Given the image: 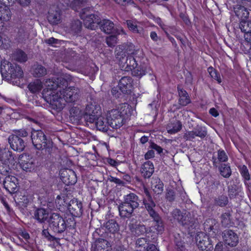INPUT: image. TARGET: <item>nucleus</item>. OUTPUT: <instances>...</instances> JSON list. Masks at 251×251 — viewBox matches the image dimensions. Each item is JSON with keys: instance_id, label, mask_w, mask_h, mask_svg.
<instances>
[{"instance_id": "7c9ffc66", "label": "nucleus", "mask_w": 251, "mask_h": 251, "mask_svg": "<svg viewBox=\"0 0 251 251\" xmlns=\"http://www.w3.org/2000/svg\"><path fill=\"white\" fill-rule=\"evenodd\" d=\"M151 188L155 193L161 194L163 191V184L159 178H153L151 181Z\"/></svg>"}, {"instance_id": "0e129e2a", "label": "nucleus", "mask_w": 251, "mask_h": 251, "mask_svg": "<svg viewBox=\"0 0 251 251\" xmlns=\"http://www.w3.org/2000/svg\"><path fill=\"white\" fill-rule=\"evenodd\" d=\"M145 251H159L156 246L153 244L149 245Z\"/></svg>"}, {"instance_id": "f704fd0d", "label": "nucleus", "mask_w": 251, "mask_h": 251, "mask_svg": "<svg viewBox=\"0 0 251 251\" xmlns=\"http://www.w3.org/2000/svg\"><path fill=\"white\" fill-rule=\"evenodd\" d=\"M125 64H126L125 69L127 70H132L133 69H135L137 66V63L135 58L134 56L131 55L128 56L126 58Z\"/></svg>"}, {"instance_id": "052dcab7", "label": "nucleus", "mask_w": 251, "mask_h": 251, "mask_svg": "<svg viewBox=\"0 0 251 251\" xmlns=\"http://www.w3.org/2000/svg\"><path fill=\"white\" fill-rule=\"evenodd\" d=\"M18 3L23 7H26L29 5L30 0H16Z\"/></svg>"}, {"instance_id": "cd10ccee", "label": "nucleus", "mask_w": 251, "mask_h": 251, "mask_svg": "<svg viewBox=\"0 0 251 251\" xmlns=\"http://www.w3.org/2000/svg\"><path fill=\"white\" fill-rule=\"evenodd\" d=\"M143 202L145 206V207L148 210V213L151 217H152L153 216L158 214L154 210V208L155 206V204L154 203V201H152L151 198L150 199H144Z\"/></svg>"}, {"instance_id": "1a4fd4ad", "label": "nucleus", "mask_w": 251, "mask_h": 251, "mask_svg": "<svg viewBox=\"0 0 251 251\" xmlns=\"http://www.w3.org/2000/svg\"><path fill=\"white\" fill-rule=\"evenodd\" d=\"M19 162L21 167L26 172H32L35 170L37 166L35 158L27 154H23L20 156Z\"/></svg>"}, {"instance_id": "4c0bfd02", "label": "nucleus", "mask_w": 251, "mask_h": 251, "mask_svg": "<svg viewBox=\"0 0 251 251\" xmlns=\"http://www.w3.org/2000/svg\"><path fill=\"white\" fill-rule=\"evenodd\" d=\"M148 245L147 239L144 238H139L136 242V247L139 251H145Z\"/></svg>"}, {"instance_id": "8fccbe9b", "label": "nucleus", "mask_w": 251, "mask_h": 251, "mask_svg": "<svg viewBox=\"0 0 251 251\" xmlns=\"http://www.w3.org/2000/svg\"><path fill=\"white\" fill-rule=\"evenodd\" d=\"M55 203L56 207L58 209H61L63 206H65L66 204L64 197L58 195L55 200Z\"/></svg>"}, {"instance_id": "864d4df0", "label": "nucleus", "mask_w": 251, "mask_h": 251, "mask_svg": "<svg viewBox=\"0 0 251 251\" xmlns=\"http://www.w3.org/2000/svg\"><path fill=\"white\" fill-rule=\"evenodd\" d=\"M218 158L221 162H226L227 160L228 157L224 151L219 150L218 152Z\"/></svg>"}, {"instance_id": "393cba45", "label": "nucleus", "mask_w": 251, "mask_h": 251, "mask_svg": "<svg viewBox=\"0 0 251 251\" xmlns=\"http://www.w3.org/2000/svg\"><path fill=\"white\" fill-rule=\"evenodd\" d=\"M154 172V166L153 163L150 161H147L144 163L142 167L141 173L145 177H150Z\"/></svg>"}, {"instance_id": "39448f33", "label": "nucleus", "mask_w": 251, "mask_h": 251, "mask_svg": "<svg viewBox=\"0 0 251 251\" xmlns=\"http://www.w3.org/2000/svg\"><path fill=\"white\" fill-rule=\"evenodd\" d=\"M31 138L33 145L37 150L50 149L52 147V141L48 140L41 130L33 129Z\"/></svg>"}, {"instance_id": "338daca9", "label": "nucleus", "mask_w": 251, "mask_h": 251, "mask_svg": "<svg viewBox=\"0 0 251 251\" xmlns=\"http://www.w3.org/2000/svg\"><path fill=\"white\" fill-rule=\"evenodd\" d=\"M150 37L151 39L154 41H156L158 40V36L156 33L154 31H152L151 32Z\"/></svg>"}, {"instance_id": "4be33fe9", "label": "nucleus", "mask_w": 251, "mask_h": 251, "mask_svg": "<svg viewBox=\"0 0 251 251\" xmlns=\"http://www.w3.org/2000/svg\"><path fill=\"white\" fill-rule=\"evenodd\" d=\"M127 26L132 32L144 35V30L143 27L138 26L139 22L135 20H129L126 21Z\"/></svg>"}, {"instance_id": "de8ad7c7", "label": "nucleus", "mask_w": 251, "mask_h": 251, "mask_svg": "<svg viewBox=\"0 0 251 251\" xmlns=\"http://www.w3.org/2000/svg\"><path fill=\"white\" fill-rule=\"evenodd\" d=\"M194 130L196 136L200 138H203L205 137L207 134V132L204 127L198 126Z\"/></svg>"}, {"instance_id": "c9c22d12", "label": "nucleus", "mask_w": 251, "mask_h": 251, "mask_svg": "<svg viewBox=\"0 0 251 251\" xmlns=\"http://www.w3.org/2000/svg\"><path fill=\"white\" fill-rule=\"evenodd\" d=\"M105 226L107 231L113 233L117 232L119 229L118 225L114 220L107 222Z\"/></svg>"}, {"instance_id": "b1692460", "label": "nucleus", "mask_w": 251, "mask_h": 251, "mask_svg": "<svg viewBox=\"0 0 251 251\" xmlns=\"http://www.w3.org/2000/svg\"><path fill=\"white\" fill-rule=\"evenodd\" d=\"M138 197L134 193H130L124 197V202L136 208L139 206Z\"/></svg>"}, {"instance_id": "473e14b6", "label": "nucleus", "mask_w": 251, "mask_h": 251, "mask_svg": "<svg viewBox=\"0 0 251 251\" xmlns=\"http://www.w3.org/2000/svg\"><path fill=\"white\" fill-rule=\"evenodd\" d=\"M95 121L96 126L100 130H105L107 129V127L109 125L108 124V120L106 119H105L104 117L98 116Z\"/></svg>"}, {"instance_id": "79ce46f5", "label": "nucleus", "mask_w": 251, "mask_h": 251, "mask_svg": "<svg viewBox=\"0 0 251 251\" xmlns=\"http://www.w3.org/2000/svg\"><path fill=\"white\" fill-rule=\"evenodd\" d=\"M238 169L242 176L245 180L248 181L250 180V175L246 166L244 165H240L238 167Z\"/></svg>"}, {"instance_id": "9b49d317", "label": "nucleus", "mask_w": 251, "mask_h": 251, "mask_svg": "<svg viewBox=\"0 0 251 251\" xmlns=\"http://www.w3.org/2000/svg\"><path fill=\"white\" fill-rule=\"evenodd\" d=\"M240 28L245 33L244 38L247 42V46L250 47L249 52L251 54V22L242 20L240 23Z\"/></svg>"}, {"instance_id": "774afa93", "label": "nucleus", "mask_w": 251, "mask_h": 251, "mask_svg": "<svg viewBox=\"0 0 251 251\" xmlns=\"http://www.w3.org/2000/svg\"><path fill=\"white\" fill-rule=\"evenodd\" d=\"M107 162L112 166H116L118 163L114 159L111 158L107 159Z\"/></svg>"}, {"instance_id": "e2e57ef3", "label": "nucleus", "mask_w": 251, "mask_h": 251, "mask_svg": "<svg viewBox=\"0 0 251 251\" xmlns=\"http://www.w3.org/2000/svg\"><path fill=\"white\" fill-rule=\"evenodd\" d=\"M154 156V152L152 150L148 151L145 154L146 159H151Z\"/></svg>"}, {"instance_id": "5fc2aeb1", "label": "nucleus", "mask_w": 251, "mask_h": 251, "mask_svg": "<svg viewBox=\"0 0 251 251\" xmlns=\"http://www.w3.org/2000/svg\"><path fill=\"white\" fill-rule=\"evenodd\" d=\"M196 136H197L194 131V130H193V131L186 132L184 135L185 138L187 140H193Z\"/></svg>"}, {"instance_id": "2eb2a0df", "label": "nucleus", "mask_w": 251, "mask_h": 251, "mask_svg": "<svg viewBox=\"0 0 251 251\" xmlns=\"http://www.w3.org/2000/svg\"><path fill=\"white\" fill-rule=\"evenodd\" d=\"M223 237L226 244L230 246H236L238 242V237L237 234L232 230H225L223 232Z\"/></svg>"}, {"instance_id": "ea45409f", "label": "nucleus", "mask_w": 251, "mask_h": 251, "mask_svg": "<svg viewBox=\"0 0 251 251\" xmlns=\"http://www.w3.org/2000/svg\"><path fill=\"white\" fill-rule=\"evenodd\" d=\"M13 58L20 62H24L27 60V56L21 50H16L13 54Z\"/></svg>"}, {"instance_id": "bf43d9fd", "label": "nucleus", "mask_w": 251, "mask_h": 251, "mask_svg": "<svg viewBox=\"0 0 251 251\" xmlns=\"http://www.w3.org/2000/svg\"><path fill=\"white\" fill-rule=\"evenodd\" d=\"M14 135H17L19 137H24L27 136L28 133L25 129H21L16 132Z\"/></svg>"}, {"instance_id": "f257e3e1", "label": "nucleus", "mask_w": 251, "mask_h": 251, "mask_svg": "<svg viewBox=\"0 0 251 251\" xmlns=\"http://www.w3.org/2000/svg\"><path fill=\"white\" fill-rule=\"evenodd\" d=\"M67 86V81L61 77L49 80L45 84L47 88L43 91V98L56 109H62L66 102H75L80 96L78 88Z\"/></svg>"}, {"instance_id": "58836bf2", "label": "nucleus", "mask_w": 251, "mask_h": 251, "mask_svg": "<svg viewBox=\"0 0 251 251\" xmlns=\"http://www.w3.org/2000/svg\"><path fill=\"white\" fill-rule=\"evenodd\" d=\"M46 74V69L41 65H34L33 67V75L35 77H41Z\"/></svg>"}, {"instance_id": "c03bdc74", "label": "nucleus", "mask_w": 251, "mask_h": 251, "mask_svg": "<svg viewBox=\"0 0 251 251\" xmlns=\"http://www.w3.org/2000/svg\"><path fill=\"white\" fill-rule=\"evenodd\" d=\"M220 171L221 175L225 177H229L231 174L230 167L226 164L222 165L221 166Z\"/></svg>"}, {"instance_id": "a18cd8bd", "label": "nucleus", "mask_w": 251, "mask_h": 251, "mask_svg": "<svg viewBox=\"0 0 251 251\" xmlns=\"http://www.w3.org/2000/svg\"><path fill=\"white\" fill-rule=\"evenodd\" d=\"M18 195V200L19 199V202L23 203L24 204L26 205L30 201V198L26 195V192H24L23 194L22 193L20 195Z\"/></svg>"}, {"instance_id": "0eeeda50", "label": "nucleus", "mask_w": 251, "mask_h": 251, "mask_svg": "<svg viewBox=\"0 0 251 251\" xmlns=\"http://www.w3.org/2000/svg\"><path fill=\"white\" fill-rule=\"evenodd\" d=\"M100 114V106L95 101L90 102L86 105L84 118L87 122L92 123Z\"/></svg>"}, {"instance_id": "9d476101", "label": "nucleus", "mask_w": 251, "mask_h": 251, "mask_svg": "<svg viewBox=\"0 0 251 251\" xmlns=\"http://www.w3.org/2000/svg\"><path fill=\"white\" fill-rule=\"evenodd\" d=\"M198 247L202 251H212L213 245L209 239V235L203 232H199L196 237Z\"/></svg>"}, {"instance_id": "4468645a", "label": "nucleus", "mask_w": 251, "mask_h": 251, "mask_svg": "<svg viewBox=\"0 0 251 251\" xmlns=\"http://www.w3.org/2000/svg\"><path fill=\"white\" fill-rule=\"evenodd\" d=\"M18 179L13 176H8L5 177L3 181L4 188L9 193H12L16 191L18 186Z\"/></svg>"}, {"instance_id": "f8f14e48", "label": "nucleus", "mask_w": 251, "mask_h": 251, "mask_svg": "<svg viewBox=\"0 0 251 251\" xmlns=\"http://www.w3.org/2000/svg\"><path fill=\"white\" fill-rule=\"evenodd\" d=\"M62 181L66 185H73L76 182V175L74 171L70 169H63L60 172Z\"/></svg>"}, {"instance_id": "e433bc0d", "label": "nucleus", "mask_w": 251, "mask_h": 251, "mask_svg": "<svg viewBox=\"0 0 251 251\" xmlns=\"http://www.w3.org/2000/svg\"><path fill=\"white\" fill-rule=\"evenodd\" d=\"M70 113L71 116L77 121L81 120L84 115V113L77 107H72L70 111Z\"/></svg>"}, {"instance_id": "a878e982", "label": "nucleus", "mask_w": 251, "mask_h": 251, "mask_svg": "<svg viewBox=\"0 0 251 251\" xmlns=\"http://www.w3.org/2000/svg\"><path fill=\"white\" fill-rule=\"evenodd\" d=\"M179 95L178 103L182 106H185L191 102V100L186 91L178 88Z\"/></svg>"}, {"instance_id": "680f3d73", "label": "nucleus", "mask_w": 251, "mask_h": 251, "mask_svg": "<svg viewBox=\"0 0 251 251\" xmlns=\"http://www.w3.org/2000/svg\"><path fill=\"white\" fill-rule=\"evenodd\" d=\"M167 199L170 201H172L175 199V193L172 190H169L166 194Z\"/></svg>"}, {"instance_id": "6ab92c4d", "label": "nucleus", "mask_w": 251, "mask_h": 251, "mask_svg": "<svg viewBox=\"0 0 251 251\" xmlns=\"http://www.w3.org/2000/svg\"><path fill=\"white\" fill-rule=\"evenodd\" d=\"M120 215L123 218L130 217L135 208L124 202L118 207Z\"/></svg>"}, {"instance_id": "2f4dec72", "label": "nucleus", "mask_w": 251, "mask_h": 251, "mask_svg": "<svg viewBox=\"0 0 251 251\" xmlns=\"http://www.w3.org/2000/svg\"><path fill=\"white\" fill-rule=\"evenodd\" d=\"M11 17V13L9 8L5 5L0 6V19L1 20L9 21Z\"/></svg>"}, {"instance_id": "a211bd4d", "label": "nucleus", "mask_w": 251, "mask_h": 251, "mask_svg": "<svg viewBox=\"0 0 251 251\" xmlns=\"http://www.w3.org/2000/svg\"><path fill=\"white\" fill-rule=\"evenodd\" d=\"M132 78L128 76L123 77L119 81L118 86L119 89L124 93H126L130 91L132 88Z\"/></svg>"}, {"instance_id": "6e6d98bb", "label": "nucleus", "mask_w": 251, "mask_h": 251, "mask_svg": "<svg viewBox=\"0 0 251 251\" xmlns=\"http://www.w3.org/2000/svg\"><path fill=\"white\" fill-rule=\"evenodd\" d=\"M222 223L225 226H227L230 223L229 215L228 214H224L222 216Z\"/></svg>"}, {"instance_id": "dca6fc26", "label": "nucleus", "mask_w": 251, "mask_h": 251, "mask_svg": "<svg viewBox=\"0 0 251 251\" xmlns=\"http://www.w3.org/2000/svg\"><path fill=\"white\" fill-rule=\"evenodd\" d=\"M172 215L174 219L177 220L182 225L192 226L191 224L193 223V221L191 220L192 219L188 214L185 213L184 215H182L179 210L175 209L173 211Z\"/></svg>"}, {"instance_id": "ddd939ff", "label": "nucleus", "mask_w": 251, "mask_h": 251, "mask_svg": "<svg viewBox=\"0 0 251 251\" xmlns=\"http://www.w3.org/2000/svg\"><path fill=\"white\" fill-rule=\"evenodd\" d=\"M9 143L11 148L14 151H22L25 145L23 140L17 135H11L8 138Z\"/></svg>"}, {"instance_id": "423d86ee", "label": "nucleus", "mask_w": 251, "mask_h": 251, "mask_svg": "<svg viewBox=\"0 0 251 251\" xmlns=\"http://www.w3.org/2000/svg\"><path fill=\"white\" fill-rule=\"evenodd\" d=\"M0 72L2 77L10 76L12 78H21L23 75V72L19 66L6 60L1 62Z\"/></svg>"}, {"instance_id": "412c9836", "label": "nucleus", "mask_w": 251, "mask_h": 251, "mask_svg": "<svg viewBox=\"0 0 251 251\" xmlns=\"http://www.w3.org/2000/svg\"><path fill=\"white\" fill-rule=\"evenodd\" d=\"M54 79H56V78H53L51 79H49L48 80H47L44 84V87H43L41 81L39 79H37L33 82H30L28 84V90L32 93H36L39 92L42 89V88H44V90L45 88H47L45 86V84L46 83L47 81L49 80L51 81L52 80H54Z\"/></svg>"}, {"instance_id": "f03ea898", "label": "nucleus", "mask_w": 251, "mask_h": 251, "mask_svg": "<svg viewBox=\"0 0 251 251\" xmlns=\"http://www.w3.org/2000/svg\"><path fill=\"white\" fill-rule=\"evenodd\" d=\"M87 2L88 0H74L71 6L75 11L80 12V18L86 27L95 29L100 24V19L98 16L90 13L89 7H85Z\"/></svg>"}, {"instance_id": "f3484780", "label": "nucleus", "mask_w": 251, "mask_h": 251, "mask_svg": "<svg viewBox=\"0 0 251 251\" xmlns=\"http://www.w3.org/2000/svg\"><path fill=\"white\" fill-rule=\"evenodd\" d=\"M151 217L153 219L151 230L158 234L162 233L164 228L161 217L158 214Z\"/></svg>"}, {"instance_id": "13d9d810", "label": "nucleus", "mask_w": 251, "mask_h": 251, "mask_svg": "<svg viewBox=\"0 0 251 251\" xmlns=\"http://www.w3.org/2000/svg\"><path fill=\"white\" fill-rule=\"evenodd\" d=\"M150 147L151 149L155 150L159 154L163 151L162 148L154 143H151Z\"/></svg>"}, {"instance_id": "49530a36", "label": "nucleus", "mask_w": 251, "mask_h": 251, "mask_svg": "<svg viewBox=\"0 0 251 251\" xmlns=\"http://www.w3.org/2000/svg\"><path fill=\"white\" fill-rule=\"evenodd\" d=\"M208 71L210 76L216 80L219 83H220L222 82V80L220 75L215 70V69L213 68H208Z\"/></svg>"}, {"instance_id": "4d7b16f0", "label": "nucleus", "mask_w": 251, "mask_h": 251, "mask_svg": "<svg viewBox=\"0 0 251 251\" xmlns=\"http://www.w3.org/2000/svg\"><path fill=\"white\" fill-rule=\"evenodd\" d=\"M45 42L50 45L53 46L55 44H58L59 40L53 37H51L45 40Z\"/></svg>"}, {"instance_id": "72a5a7b5", "label": "nucleus", "mask_w": 251, "mask_h": 251, "mask_svg": "<svg viewBox=\"0 0 251 251\" xmlns=\"http://www.w3.org/2000/svg\"><path fill=\"white\" fill-rule=\"evenodd\" d=\"M48 20L52 24H57L60 20V14L58 11H52L49 13Z\"/></svg>"}, {"instance_id": "a19ab883", "label": "nucleus", "mask_w": 251, "mask_h": 251, "mask_svg": "<svg viewBox=\"0 0 251 251\" xmlns=\"http://www.w3.org/2000/svg\"><path fill=\"white\" fill-rule=\"evenodd\" d=\"M228 202V198L226 196L222 195L215 198L214 199V204L221 207L226 206Z\"/></svg>"}, {"instance_id": "69168bd1", "label": "nucleus", "mask_w": 251, "mask_h": 251, "mask_svg": "<svg viewBox=\"0 0 251 251\" xmlns=\"http://www.w3.org/2000/svg\"><path fill=\"white\" fill-rule=\"evenodd\" d=\"M209 113L210 114L212 115L213 116L216 117L219 115V113L217 111V110L214 108H212L209 110Z\"/></svg>"}, {"instance_id": "09e8293b", "label": "nucleus", "mask_w": 251, "mask_h": 251, "mask_svg": "<svg viewBox=\"0 0 251 251\" xmlns=\"http://www.w3.org/2000/svg\"><path fill=\"white\" fill-rule=\"evenodd\" d=\"M132 71V74L136 76L141 77L143 75L146 74V71L143 68H140V67H136L135 69H133Z\"/></svg>"}, {"instance_id": "7ed1b4c3", "label": "nucleus", "mask_w": 251, "mask_h": 251, "mask_svg": "<svg viewBox=\"0 0 251 251\" xmlns=\"http://www.w3.org/2000/svg\"><path fill=\"white\" fill-rule=\"evenodd\" d=\"M127 104L124 103L121 106V109H113L107 112L106 116L108 120V125L113 128L118 129L121 127L124 123L125 116L126 112L124 110Z\"/></svg>"}, {"instance_id": "6e6552de", "label": "nucleus", "mask_w": 251, "mask_h": 251, "mask_svg": "<svg viewBox=\"0 0 251 251\" xmlns=\"http://www.w3.org/2000/svg\"><path fill=\"white\" fill-rule=\"evenodd\" d=\"M48 223L56 232L61 233L64 231L66 227L64 219L57 213H54L50 215Z\"/></svg>"}, {"instance_id": "5701e85b", "label": "nucleus", "mask_w": 251, "mask_h": 251, "mask_svg": "<svg viewBox=\"0 0 251 251\" xmlns=\"http://www.w3.org/2000/svg\"><path fill=\"white\" fill-rule=\"evenodd\" d=\"M99 25H100L101 30L107 34L111 33L115 30L113 23L109 20L103 19L102 21H100Z\"/></svg>"}, {"instance_id": "bb28decb", "label": "nucleus", "mask_w": 251, "mask_h": 251, "mask_svg": "<svg viewBox=\"0 0 251 251\" xmlns=\"http://www.w3.org/2000/svg\"><path fill=\"white\" fill-rule=\"evenodd\" d=\"M234 10L236 15L241 20L249 17V12L244 6L237 5L234 7Z\"/></svg>"}, {"instance_id": "603ef678", "label": "nucleus", "mask_w": 251, "mask_h": 251, "mask_svg": "<svg viewBox=\"0 0 251 251\" xmlns=\"http://www.w3.org/2000/svg\"><path fill=\"white\" fill-rule=\"evenodd\" d=\"M117 37L115 36H110L107 37L106 39V43L109 47H113L117 43Z\"/></svg>"}, {"instance_id": "c756f323", "label": "nucleus", "mask_w": 251, "mask_h": 251, "mask_svg": "<svg viewBox=\"0 0 251 251\" xmlns=\"http://www.w3.org/2000/svg\"><path fill=\"white\" fill-rule=\"evenodd\" d=\"M108 242L103 239L96 240L92 246V251H102L107 247Z\"/></svg>"}, {"instance_id": "c85d7f7f", "label": "nucleus", "mask_w": 251, "mask_h": 251, "mask_svg": "<svg viewBox=\"0 0 251 251\" xmlns=\"http://www.w3.org/2000/svg\"><path fill=\"white\" fill-rule=\"evenodd\" d=\"M182 127L181 123L177 120H175L173 122L169 123L167 126V130L168 133L171 134H174L179 131Z\"/></svg>"}, {"instance_id": "aec40b11", "label": "nucleus", "mask_w": 251, "mask_h": 251, "mask_svg": "<svg viewBox=\"0 0 251 251\" xmlns=\"http://www.w3.org/2000/svg\"><path fill=\"white\" fill-rule=\"evenodd\" d=\"M34 216L39 222L48 223L50 218L49 210L43 208H38L35 211Z\"/></svg>"}, {"instance_id": "3c124183", "label": "nucleus", "mask_w": 251, "mask_h": 251, "mask_svg": "<svg viewBox=\"0 0 251 251\" xmlns=\"http://www.w3.org/2000/svg\"><path fill=\"white\" fill-rule=\"evenodd\" d=\"M81 23L79 20H76L73 23L72 25V30L75 33L77 34L81 29Z\"/></svg>"}, {"instance_id": "20e7f679", "label": "nucleus", "mask_w": 251, "mask_h": 251, "mask_svg": "<svg viewBox=\"0 0 251 251\" xmlns=\"http://www.w3.org/2000/svg\"><path fill=\"white\" fill-rule=\"evenodd\" d=\"M17 163L11 151L7 150L0 151V174L6 175Z\"/></svg>"}, {"instance_id": "37998d69", "label": "nucleus", "mask_w": 251, "mask_h": 251, "mask_svg": "<svg viewBox=\"0 0 251 251\" xmlns=\"http://www.w3.org/2000/svg\"><path fill=\"white\" fill-rule=\"evenodd\" d=\"M81 208V204H77L75 201H73L72 204L69 206L68 208L70 210V212L73 216H76L77 215L78 211L76 210H80Z\"/></svg>"}]
</instances>
